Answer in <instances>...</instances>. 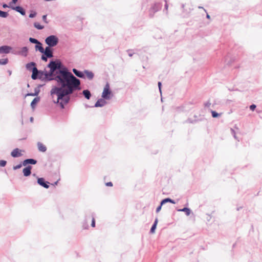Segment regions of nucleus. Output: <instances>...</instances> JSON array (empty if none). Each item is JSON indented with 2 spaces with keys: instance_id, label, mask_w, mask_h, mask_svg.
<instances>
[{
  "instance_id": "nucleus-40",
  "label": "nucleus",
  "mask_w": 262,
  "mask_h": 262,
  "mask_svg": "<svg viewBox=\"0 0 262 262\" xmlns=\"http://www.w3.org/2000/svg\"><path fill=\"white\" fill-rule=\"evenodd\" d=\"M18 0H12V3L14 4H16Z\"/></svg>"
},
{
  "instance_id": "nucleus-17",
  "label": "nucleus",
  "mask_w": 262,
  "mask_h": 262,
  "mask_svg": "<svg viewBox=\"0 0 262 262\" xmlns=\"http://www.w3.org/2000/svg\"><path fill=\"white\" fill-rule=\"evenodd\" d=\"M40 98L39 97L35 98L31 102V105L32 108H34L36 105V104L39 101Z\"/></svg>"
},
{
  "instance_id": "nucleus-44",
  "label": "nucleus",
  "mask_w": 262,
  "mask_h": 262,
  "mask_svg": "<svg viewBox=\"0 0 262 262\" xmlns=\"http://www.w3.org/2000/svg\"><path fill=\"white\" fill-rule=\"evenodd\" d=\"M167 7H168V6H167V5L166 4V5H165V7H166V9H167Z\"/></svg>"
},
{
  "instance_id": "nucleus-2",
  "label": "nucleus",
  "mask_w": 262,
  "mask_h": 262,
  "mask_svg": "<svg viewBox=\"0 0 262 262\" xmlns=\"http://www.w3.org/2000/svg\"><path fill=\"white\" fill-rule=\"evenodd\" d=\"M45 42L49 47H54L58 43V39L56 36L51 35L46 38Z\"/></svg>"
},
{
  "instance_id": "nucleus-22",
  "label": "nucleus",
  "mask_w": 262,
  "mask_h": 262,
  "mask_svg": "<svg viewBox=\"0 0 262 262\" xmlns=\"http://www.w3.org/2000/svg\"><path fill=\"white\" fill-rule=\"evenodd\" d=\"M178 211L185 212L187 215H189L190 214V210L188 208H184L183 209L178 210Z\"/></svg>"
},
{
  "instance_id": "nucleus-39",
  "label": "nucleus",
  "mask_w": 262,
  "mask_h": 262,
  "mask_svg": "<svg viewBox=\"0 0 262 262\" xmlns=\"http://www.w3.org/2000/svg\"><path fill=\"white\" fill-rule=\"evenodd\" d=\"M35 95V94L29 93V94H28L27 95V96H34Z\"/></svg>"
},
{
  "instance_id": "nucleus-16",
  "label": "nucleus",
  "mask_w": 262,
  "mask_h": 262,
  "mask_svg": "<svg viewBox=\"0 0 262 262\" xmlns=\"http://www.w3.org/2000/svg\"><path fill=\"white\" fill-rule=\"evenodd\" d=\"M35 67V63L34 62H30L26 64V68L30 71H33V68Z\"/></svg>"
},
{
  "instance_id": "nucleus-21",
  "label": "nucleus",
  "mask_w": 262,
  "mask_h": 262,
  "mask_svg": "<svg viewBox=\"0 0 262 262\" xmlns=\"http://www.w3.org/2000/svg\"><path fill=\"white\" fill-rule=\"evenodd\" d=\"M82 93H83V94L84 95V96H85V97L87 99H89L90 98L91 94L89 90H84Z\"/></svg>"
},
{
  "instance_id": "nucleus-38",
  "label": "nucleus",
  "mask_w": 262,
  "mask_h": 262,
  "mask_svg": "<svg viewBox=\"0 0 262 262\" xmlns=\"http://www.w3.org/2000/svg\"><path fill=\"white\" fill-rule=\"evenodd\" d=\"M158 86H159V90H161V82H158Z\"/></svg>"
},
{
  "instance_id": "nucleus-1",
  "label": "nucleus",
  "mask_w": 262,
  "mask_h": 262,
  "mask_svg": "<svg viewBox=\"0 0 262 262\" xmlns=\"http://www.w3.org/2000/svg\"><path fill=\"white\" fill-rule=\"evenodd\" d=\"M61 63L59 61H51L48 64L50 75H54V79L57 85L53 87L51 95L54 103H58L64 108L70 100V95L76 90H80V81L66 69L60 70Z\"/></svg>"
},
{
  "instance_id": "nucleus-10",
  "label": "nucleus",
  "mask_w": 262,
  "mask_h": 262,
  "mask_svg": "<svg viewBox=\"0 0 262 262\" xmlns=\"http://www.w3.org/2000/svg\"><path fill=\"white\" fill-rule=\"evenodd\" d=\"M31 168H32L31 166H29L23 169V172L24 175L25 177L29 176L31 174Z\"/></svg>"
},
{
  "instance_id": "nucleus-24",
  "label": "nucleus",
  "mask_w": 262,
  "mask_h": 262,
  "mask_svg": "<svg viewBox=\"0 0 262 262\" xmlns=\"http://www.w3.org/2000/svg\"><path fill=\"white\" fill-rule=\"evenodd\" d=\"M158 223V219H156L155 223L150 229V232L154 233L155 232L156 226Z\"/></svg>"
},
{
  "instance_id": "nucleus-5",
  "label": "nucleus",
  "mask_w": 262,
  "mask_h": 262,
  "mask_svg": "<svg viewBox=\"0 0 262 262\" xmlns=\"http://www.w3.org/2000/svg\"><path fill=\"white\" fill-rule=\"evenodd\" d=\"M12 50V48L10 46H3L0 47V53H9L10 51Z\"/></svg>"
},
{
  "instance_id": "nucleus-20",
  "label": "nucleus",
  "mask_w": 262,
  "mask_h": 262,
  "mask_svg": "<svg viewBox=\"0 0 262 262\" xmlns=\"http://www.w3.org/2000/svg\"><path fill=\"white\" fill-rule=\"evenodd\" d=\"M28 52V49L27 47H23L21 48V51L19 52V54L23 56H27Z\"/></svg>"
},
{
  "instance_id": "nucleus-23",
  "label": "nucleus",
  "mask_w": 262,
  "mask_h": 262,
  "mask_svg": "<svg viewBox=\"0 0 262 262\" xmlns=\"http://www.w3.org/2000/svg\"><path fill=\"white\" fill-rule=\"evenodd\" d=\"M34 26L35 28L38 29V30H41L44 28V26L42 25H41L39 23L35 22L34 23Z\"/></svg>"
},
{
  "instance_id": "nucleus-35",
  "label": "nucleus",
  "mask_w": 262,
  "mask_h": 262,
  "mask_svg": "<svg viewBox=\"0 0 262 262\" xmlns=\"http://www.w3.org/2000/svg\"><path fill=\"white\" fill-rule=\"evenodd\" d=\"M41 59L45 61H47V57L45 56V55H42Z\"/></svg>"
},
{
  "instance_id": "nucleus-9",
  "label": "nucleus",
  "mask_w": 262,
  "mask_h": 262,
  "mask_svg": "<svg viewBox=\"0 0 262 262\" xmlns=\"http://www.w3.org/2000/svg\"><path fill=\"white\" fill-rule=\"evenodd\" d=\"M37 161L34 159H28L24 160L23 162V165L24 166H26L27 165L30 164H35L36 163Z\"/></svg>"
},
{
  "instance_id": "nucleus-37",
  "label": "nucleus",
  "mask_w": 262,
  "mask_h": 262,
  "mask_svg": "<svg viewBox=\"0 0 262 262\" xmlns=\"http://www.w3.org/2000/svg\"><path fill=\"white\" fill-rule=\"evenodd\" d=\"M162 206L161 204L157 208V210H156V211L157 212H158L160 211L161 209V207H162Z\"/></svg>"
},
{
  "instance_id": "nucleus-33",
  "label": "nucleus",
  "mask_w": 262,
  "mask_h": 262,
  "mask_svg": "<svg viewBox=\"0 0 262 262\" xmlns=\"http://www.w3.org/2000/svg\"><path fill=\"white\" fill-rule=\"evenodd\" d=\"M36 15V12H34L33 13H30V15H29V17L30 18H33Z\"/></svg>"
},
{
  "instance_id": "nucleus-6",
  "label": "nucleus",
  "mask_w": 262,
  "mask_h": 262,
  "mask_svg": "<svg viewBox=\"0 0 262 262\" xmlns=\"http://www.w3.org/2000/svg\"><path fill=\"white\" fill-rule=\"evenodd\" d=\"M37 183L41 185V186L48 188L49 186L48 184L49 183L48 182H45V179L42 178H40L37 179Z\"/></svg>"
},
{
  "instance_id": "nucleus-4",
  "label": "nucleus",
  "mask_w": 262,
  "mask_h": 262,
  "mask_svg": "<svg viewBox=\"0 0 262 262\" xmlns=\"http://www.w3.org/2000/svg\"><path fill=\"white\" fill-rule=\"evenodd\" d=\"M39 75V78H41V76L40 75H42V73L39 72L37 69L36 68H33V70L32 71V74L31 77L33 79H36L37 78V75Z\"/></svg>"
},
{
  "instance_id": "nucleus-7",
  "label": "nucleus",
  "mask_w": 262,
  "mask_h": 262,
  "mask_svg": "<svg viewBox=\"0 0 262 262\" xmlns=\"http://www.w3.org/2000/svg\"><path fill=\"white\" fill-rule=\"evenodd\" d=\"M11 155L12 157L15 158L20 157L22 155L21 150L17 148H15L12 151Z\"/></svg>"
},
{
  "instance_id": "nucleus-26",
  "label": "nucleus",
  "mask_w": 262,
  "mask_h": 262,
  "mask_svg": "<svg viewBox=\"0 0 262 262\" xmlns=\"http://www.w3.org/2000/svg\"><path fill=\"white\" fill-rule=\"evenodd\" d=\"M7 16H8V13L7 12L0 10V16L1 17L5 18V17H7Z\"/></svg>"
},
{
  "instance_id": "nucleus-28",
  "label": "nucleus",
  "mask_w": 262,
  "mask_h": 262,
  "mask_svg": "<svg viewBox=\"0 0 262 262\" xmlns=\"http://www.w3.org/2000/svg\"><path fill=\"white\" fill-rule=\"evenodd\" d=\"M211 114H212V116L213 118L217 117L218 116H219L221 115V114L217 113L216 112H215L214 111H211Z\"/></svg>"
},
{
  "instance_id": "nucleus-42",
  "label": "nucleus",
  "mask_w": 262,
  "mask_h": 262,
  "mask_svg": "<svg viewBox=\"0 0 262 262\" xmlns=\"http://www.w3.org/2000/svg\"><path fill=\"white\" fill-rule=\"evenodd\" d=\"M207 16V18L210 19V15H209V14H207V16Z\"/></svg>"
},
{
  "instance_id": "nucleus-30",
  "label": "nucleus",
  "mask_w": 262,
  "mask_h": 262,
  "mask_svg": "<svg viewBox=\"0 0 262 262\" xmlns=\"http://www.w3.org/2000/svg\"><path fill=\"white\" fill-rule=\"evenodd\" d=\"M47 15H44L42 16V20L43 21L46 23V24H48V21L47 20Z\"/></svg>"
},
{
  "instance_id": "nucleus-11",
  "label": "nucleus",
  "mask_w": 262,
  "mask_h": 262,
  "mask_svg": "<svg viewBox=\"0 0 262 262\" xmlns=\"http://www.w3.org/2000/svg\"><path fill=\"white\" fill-rule=\"evenodd\" d=\"M38 150L41 152H45L47 150V147L45 145L41 142L37 143Z\"/></svg>"
},
{
  "instance_id": "nucleus-25",
  "label": "nucleus",
  "mask_w": 262,
  "mask_h": 262,
  "mask_svg": "<svg viewBox=\"0 0 262 262\" xmlns=\"http://www.w3.org/2000/svg\"><path fill=\"white\" fill-rule=\"evenodd\" d=\"M8 62V59L7 58L1 59H0V64L5 65Z\"/></svg>"
},
{
  "instance_id": "nucleus-41",
  "label": "nucleus",
  "mask_w": 262,
  "mask_h": 262,
  "mask_svg": "<svg viewBox=\"0 0 262 262\" xmlns=\"http://www.w3.org/2000/svg\"><path fill=\"white\" fill-rule=\"evenodd\" d=\"M3 8H6L8 7V6L7 4H3Z\"/></svg>"
},
{
  "instance_id": "nucleus-8",
  "label": "nucleus",
  "mask_w": 262,
  "mask_h": 262,
  "mask_svg": "<svg viewBox=\"0 0 262 262\" xmlns=\"http://www.w3.org/2000/svg\"><path fill=\"white\" fill-rule=\"evenodd\" d=\"M43 53L47 57L51 58L53 57L52 52L49 47L46 48Z\"/></svg>"
},
{
  "instance_id": "nucleus-3",
  "label": "nucleus",
  "mask_w": 262,
  "mask_h": 262,
  "mask_svg": "<svg viewBox=\"0 0 262 262\" xmlns=\"http://www.w3.org/2000/svg\"><path fill=\"white\" fill-rule=\"evenodd\" d=\"M111 94L112 92L110 88V85L107 83L103 89L102 97L105 99H109L111 98Z\"/></svg>"
},
{
  "instance_id": "nucleus-27",
  "label": "nucleus",
  "mask_w": 262,
  "mask_h": 262,
  "mask_svg": "<svg viewBox=\"0 0 262 262\" xmlns=\"http://www.w3.org/2000/svg\"><path fill=\"white\" fill-rule=\"evenodd\" d=\"M29 41L33 43L37 44L38 43H39V41L37 39H36L35 38H31V37H30L29 38Z\"/></svg>"
},
{
  "instance_id": "nucleus-18",
  "label": "nucleus",
  "mask_w": 262,
  "mask_h": 262,
  "mask_svg": "<svg viewBox=\"0 0 262 262\" xmlns=\"http://www.w3.org/2000/svg\"><path fill=\"white\" fill-rule=\"evenodd\" d=\"M35 48H36V49L38 50L39 51V52L42 53H43L44 52V49L42 47V45H41V43L40 42H39V43H38L36 45Z\"/></svg>"
},
{
  "instance_id": "nucleus-29",
  "label": "nucleus",
  "mask_w": 262,
  "mask_h": 262,
  "mask_svg": "<svg viewBox=\"0 0 262 262\" xmlns=\"http://www.w3.org/2000/svg\"><path fill=\"white\" fill-rule=\"evenodd\" d=\"M7 164V161L5 160H1L0 161V166L1 167H4L6 166Z\"/></svg>"
},
{
  "instance_id": "nucleus-15",
  "label": "nucleus",
  "mask_w": 262,
  "mask_h": 262,
  "mask_svg": "<svg viewBox=\"0 0 262 262\" xmlns=\"http://www.w3.org/2000/svg\"><path fill=\"white\" fill-rule=\"evenodd\" d=\"M74 73L80 78H84V74L83 72H80L75 69H73Z\"/></svg>"
},
{
  "instance_id": "nucleus-19",
  "label": "nucleus",
  "mask_w": 262,
  "mask_h": 262,
  "mask_svg": "<svg viewBox=\"0 0 262 262\" xmlns=\"http://www.w3.org/2000/svg\"><path fill=\"white\" fill-rule=\"evenodd\" d=\"M167 202H170V203H171L172 204H175V202L169 199V198H166V199H165L164 200H163L161 202V205H163V204H165L166 203H167Z\"/></svg>"
},
{
  "instance_id": "nucleus-13",
  "label": "nucleus",
  "mask_w": 262,
  "mask_h": 262,
  "mask_svg": "<svg viewBox=\"0 0 262 262\" xmlns=\"http://www.w3.org/2000/svg\"><path fill=\"white\" fill-rule=\"evenodd\" d=\"M106 104V101L102 99H99L95 104V107H101Z\"/></svg>"
},
{
  "instance_id": "nucleus-32",
  "label": "nucleus",
  "mask_w": 262,
  "mask_h": 262,
  "mask_svg": "<svg viewBox=\"0 0 262 262\" xmlns=\"http://www.w3.org/2000/svg\"><path fill=\"white\" fill-rule=\"evenodd\" d=\"M91 226L93 227H95V219L94 217L92 219V220Z\"/></svg>"
},
{
  "instance_id": "nucleus-34",
  "label": "nucleus",
  "mask_w": 262,
  "mask_h": 262,
  "mask_svg": "<svg viewBox=\"0 0 262 262\" xmlns=\"http://www.w3.org/2000/svg\"><path fill=\"white\" fill-rule=\"evenodd\" d=\"M255 108H256V105L255 104H252V105H250V108L252 111H254Z\"/></svg>"
},
{
  "instance_id": "nucleus-43",
  "label": "nucleus",
  "mask_w": 262,
  "mask_h": 262,
  "mask_svg": "<svg viewBox=\"0 0 262 262\" xmlns=\"http://www.w3.org/2000/svg\"><path fill=\"white\" fill-rule=\"evenodd\" d=\"M45 76H46V78H47V77H48V74H45Z\"/></svg>"
},
{
  "instance_id": "nucleus-31",
  "label": "nucleus",
  "mask_w": 262,
  "mask_h": 262,
  "mask_svg": "<svg viewBox=\"0 0 262 262\" xmlns=\"http://www.w3.org/2000/svg\"><path fill=\"white\" fill-rule=\"evenodd\" d=\"M22 166V164H19L16 166H15L13 167V169L14 170H16V169H19Z\"/></svg>"
},
{
  "instance_id": "nucleus-36",
  "label": "nucleus",
  "mask_w": 262,
  "mask_h": 262,
  "mask_svg": "<svg viewBox=\"0 0 262 262\" xmlns=\"http://www.w3.org/2000/svg\"><path fill=\"white\" fill-rule=\"evenodd\" d=\"M106 186H113V183L111 182H107L105 184Z\"/></svg>"
},
{
  "instance_id": "nucleus-14",
  "label": "nucleus",
  "mask_w": 262,
  "mask_h": 262,
  "mask_svg": "<svg viewBox=\"0 0 262 262\" xmlns=\"http://www.w3.org/2000/svg\"><path fill=\"white\" fill-rule=\"evenodd\" d=\"M83 73L84 74V78L86 77L90 80L92 79L94 77V74L92 72L84 71Z\"/></svg>"
},
{
  "instance_id": "nucleus-12",
  "label": "nucleus",
  "mask_w": 262,
  "mask_h": 262,
  "mask_svg": "<svg viewBox=\"0 0 262 262\" xmlns=\"http://www.w3.org/2000/svg\"><path fill=\"white\" fill-rule=\"evenodd\" d=\"M12 9L16 11L17 12L20 13L23 15H25V11L20 6H16L15 7H12Z\"/></svg>"
}]
</instances>
